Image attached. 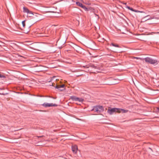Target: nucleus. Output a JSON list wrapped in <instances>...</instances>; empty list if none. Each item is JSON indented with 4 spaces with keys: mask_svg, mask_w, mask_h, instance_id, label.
I'll list each match as a JSON object with an SVG mask.
<instances>
[{
    "mask_svg": "<svg viewBox=\"0 0 159 159\" xmlns=\"http://www.w3.org/2000/svg\"><path fill=\"white\" fill-rule=\"evenodd\" d=\"M134 58H135V59H142L141 58H138V57H134Z\"/></svg>",
    "mask_w": 159,
    "mask_h": 159,
    "instance_id": "24",
    "label": "nucleus"
},
{
    "mask_svg": "<svg viewBox=\"0 0 159 159\" xmlns=\"http://www.w3.org/2000/svg\"><path fill=\"white\" fill-rule=\"evenodd\" d=\"M42 105L45 107H56L57 105L55 104H53L52 103H44Z\"/></svg>",
    "mask_w": 159,
    "mask_h": 159,
    "instance_id": "6",
    "label": "nucleus"
},
{
    "mask_svg": "<svg viewBox=\"0 0 159 159\" xmlns=\"http://www.w3.org/2000/svg\"><path fill=\"white\" fill-rule=\"evenodd\" d=\"M138 80H135V81H134L133 80H131V83H133L135 85H136V84H137L138 83Z\"/></svg>",
    "mask_w": 159,
    "mask_h": 159,
    "instance_id": "15",
    "label": "nucleus"
},
{
    "mask_svg": "<svg viewBox=\"0 0 159 159\" xmlns=\"http://www.w3.org/2000/svg\"><path fill=\"white\" fill-rule=\"evenodd\" d=\"M126 8H127L128 9L131 10V11H132L133 10V8H131V7H128V6H127L126 7Z\"/></svg>",
    "mask_w": 159,
    "mask_h": 159,
    "instance_id": "22",
    "label": "nucleus"
},
{
    "mask_svg": "<svg viewBox=\"0 0 159 159\" xmlns=\"http://www.w3.org/2000/svg\"><path fill=\"white\" fill-rule=\"evenodd\" d=\"M35 16H36V17H37V16H37V15H35Z\"/></svg>",
    "mask_w": 159,
    "mask_h": 159,
    "instance_id": "28",
    "label": "nucleus"
},
{
    "mask_svg": "<svg viewBox=\"0 0 159 159\" xmlns=\"http://www.w3.org/2000/svg\"><path fill=\"white\" fill-rule=\"evenodd\" d=\"M23 77L20 78L21 79H27V78H26V76L24 75H22Z\"/></svg>",
    "mask_w": 159,
    "mask_h": 159,
    "instance_id": "18",
    "label": "nucleus"
},
{
    "mask_svg": "<svg viewBox=\"0 0 159 159\" xmlns=\"http://www.w3.org/2000/svg\"><path fill=\"white\" fill-rule=\"evenodd\" d=\"M152 34V33H150V34Z\"/></svg>",
    "mask_w": 159,
    "mask_h": 159,
    "instance_id": "27",
    "label": "nucleus"
},
{
    "mask_svg": "<svg viewBox=\"0 0 159 159\" xmlns=\"http://www.w3.org/2000/svg\"><path fill=\"white\" fill-rule=\"evenodd\" d=\"M23 9L24 12L26 13L29 14V17H32L34 15V13L32 11H30L27 8L24 7Z\"/></svg>",
    "mask_w": 159,
    "mask_h": 159,
    "instance_id": "4",
    "label": "nucleus"
},
{
    "mask_svg": "<svg viewBox=\"0 0 159 159\" xmlns=\"http://www.w3.org/2000/svg\"><path fill=\"white\" fill-rule=\"evenodd\" d=\"M70 99H71L73 101H77L79 102H82L84 100L83 99L76 97L75 96H72L70 97Z\"/></svg>",
    "mask_w": 159,
    "mask_h": 159,
    "instance_id": "5",
    "label": "nucleus"
},
{
    "mask_svg": "<svg viewBox=\"0 0 159 159\" xmlns=\"http://www.w3.org/2000/svg\"><path fill=\"white\" fill-rule=\"evenodd\" d=\"M49 83H50V82H51V84H49L48 85L49 86H54V85H55V84L54 83H52V82H51V81H49Z\"/></svg>",
    "mask_w": 159,
    "mask_h": 159,
    "instance_id": "17",
    "label": "nucleus"
},
{
    "mask_svg": "<svg viewBox=\"0 0 159 159\" xmlns=\"http://www.w3.org/2000/svg\"><path fill=\"white\" fill-rule=\"evenodd\" d=\"M92 111L97 113H99L103 111V108L102 106H98L94 107Z\"/></svg>",
    "mask_w": 159,
    "mask_h": 159,
    "instance_id": "3",
    "label": "nucleus"
},
{
    "mask_svg": "<svg viewBox=\"0 0 159 159\" xmlns=\"http://www.w3.org/2000/svg\"><path fill=\"white\" fill-rule=\"evenodd\" d=\"M35 14H36V15H38V14H37V13H36Z\"/></svg>",
    "mask_w": 159,
    "mask_h": 159,
    "instance_id": "29",
    "label": "nucleus"
},
{
    "mask_svg": "<svg viewBox=\"0 0 159 159\" xmlns=\"http://www.w3.org/2000/svg\"><path fill=\"white\" fill-rule=\"evenodd\" d=\"M0 78H5V76L0 74Z\"/></svg>",
    "mask_w": 159,
    "mask_h": 159,
    "instance_id": "21",
    "label": "nucleus"
},
{
    "mask_svg": "<svg viewBox=\"0 0 159 159\" xmlns=\"http://www.w3.org/2000/svg\"><path fill=\"white\" fill-rule=\"evenodd\" d=\"M154 110L156 112H159V108L158 107H156L154 108Z\"/></svg>",
    "mask_w": 159,
    "mask_h": 159,
    "instance_id": "16",
    "label": "nucleus"
},
{
    "mask_svg": "<svg viewBox=\"0 0 159 159\" xmlns=\"http://www.w3.org/2000/svg\"><path fill=\"white\" fill-rule=\"evenodd\" d=\"M38 81L39 83H41V84H43V81H42V80L41 81H39V80H38Z\"/></svg>",
    "mask_w": 159,
    "mask_h": 159,
    "instance_id": "23",
    "label": "nucleus"
},
{
    "mask_svg": "<svg viewBox=\"0 0 159 159\" xmlns=\"http://www.w3.org/2000/svg\"><path fill=\"white\" fill-rule=\"evenodd\" d=\"M149 16H147L142 19L141 22H144L150 19V18H147V17Z\"/></svg>",
    "mask_w": 159,
    "mask_h": 159,
    "instance_id": "12",
    "label": "nucleus"
},
{
    "mask_svg": "<svg viewBox=\"0 0 159 159\" xmlns=\"http://www.w3.org/2000/svg\"><path fill=\"white\" fill-rule=\"evenodd\" d=\"M132 11H134L135 12H142V11L141 12V11H139L135 10H134L133 9V10Z\"/></svg>",
    "mask_w": 159,
    "mask_h": 159,
    "instance_id": "20",
    "label": "nucleus"
},
{
    "mask_svg": "<svg viewBox=\"0 0 159 159\" xmlns=\"http://www.w3.org/2000/svg\"><path fill=\"white\" fill-rule=\"evenodd\" d=\"M146 62L151 64H157V60L153 59L151 58L147 57L143 59Z\"/></svg>",
    "mask_w": 159,
    "mask_h": 159,
    "instance_id": "2",
    "label": "nucleus"
},
{
    "mask_svg": "<svg viewBox=\"0 0 159 159\" xmlns=\"http://www.w3.org/2000/svg\"><path fill=\"white\" fill-rule=\"evenodd\" d=\"M110 81L109 82L106 83L105 84H107L112 85L117 84L118 82H114V80H110Z\"/></svg>",
    "mask_w": 159,
    "mask_h": 159,
    "instance_id": "9",
    "label": "nucleus"
},
{
    "mask_svg": "<svg viewBox=\"0 0 159 159\" xmlns=\"http://www.w3.org/2000/svg\"><path fill=\"white\" fill-rule=\"evenodd\" d=\"M52 79H54L55 80H59L60 79H61V78L59 76H53Z\"/></svg>",
    "mask_w": 159,
    "mask_h": 159,
    "instance_id": "13",
    "label": "nucleus"
},
{
    "mask_svg": "<svg viewBox=\"0 0 159 159\" xmlns=\"http://www.w3.org/2000/svg\"><path fill=\"white\" fill-rule=\"evenodd\" d=\"M127 110H125L124 109L117 108H109L107 110V112L110 115H112L114 112H117L118 113H125L128 112Z\"/></svg>",
    "mask_w": 159,
    "mask_h": 159,
    "instance_id": "1",
    "label": "nucleus"
},
{
    "mask_svg": "<svg viewBox=\"0 0 159 159\" xmlns=\"http://www.w3.org/2000/svg\"><path fill=\"white\" fill-rule=\"evenodd\" d=\"M48 30L45 29V31H44V34H43V33L40 34L41 35H40V36H48L47 35H46V34L48 32Z\"/></svg>",
    "mask_w": 159,
    "mask_h": 159,
    "instance_id": "11",
    "label": "nucleus"
},
{
    "mask_svg": "<svg viewBox=\"0 0 159 159\" xmlns=\"http://www.w3.org/2000/svg\"><path fill=\"white\" fill-rule=\"evenodd\" d=\"M76 4L78 6H80V7H82V8L84 9H87V8L80 2H76Z\"/></svg>",
    "mask_w": 159,
    "mask_h": 159,
    "instance_id": "10",
    "label": "nucleus"
},
{
    "mask_svg": "<svg viewBox=\"0 0 159 159\" xmlns=\"http://www.w3.org/2000/svg\"><path fill=\"white\" fill-rule=\"evenodd\" d=\"M110 46H114V47H119V46L118 44H115L114 43H111L110 44Z\"/></svg>",
    "mask_w": 159,
    "mask_h": 159,
    "instance_id": "14",
    "label": "nucleus"
},
{
    "mask_svg": "<svg viewBox=\"0 0 159 159\" xmlns=\"http://www.w3.org/2000/svg\"><path fill=\"white\" fill-rule=\"evenodd\" d=\"M64 84H62L60 85H56V88L57 89H59V90H62L64 89Z\"/></svg>",
    "mask_w": 159,
    "mask_h": 159,
    "instance_id": "7",
    "label": "nucleus"
},
{
    "mask_svg": "<svg viewBox=\"0 0 159 159\" xmlns=\"http://www.w3.org/2000/svg\"><path fill=\"white\" fill-rule=\"evenodd\" d=\"M25 20H24V21H23L22 22V25H23V27H25Z\"/></svg>",
    "mask_w": 159,
    "mask_h": 159,
    "instance_id": "19",
    "label": "nucleus"
},
{
    "mask_svg": "<svg viewBox=\"0 0 159 159\" xmlns=\"http://www.w3.org/2000/svg\"><path fill=\"white\" fill-rule=\"evenodd\" d=\"M93 67L95 68H96L97 67L96 66H93Z\"/></svg>",
    "mask_w": 159,
    "mask_h": 159,
    "instance_id": "26",
    "label": "nucleus"
},
{
    "mask_svg": "<svg viewBox=\"0 0 159 159\" xmlns=\"http://www.w3.org/2000/svg\"><path fill=\"white\" fill-rule=\"evenodd\" d=\"M72 150L73 152L74 153H76L78 150L77 147L76 145H75L72 146Z\"/></svg>",
    "mask_w": 159,
    "mask_h": 159,
    "instance_id": "8",
    "label": "nucleus"
},
{
    "mask_svg": "<svg viewBox=\"0 0 159 159\" xmlns=\"http://www.w3.org/2000/svg\"><path fill=\"white\" fill-rule=\"evenodd\" d=\"M154 33V34H156V33H157V34H159V32H157V33Z\"/></svg>",
    "mask_w": 159,
    "mask_h": 159,
    "instance_id": "25",
    "label": "nucleus"
}]
</instances>
